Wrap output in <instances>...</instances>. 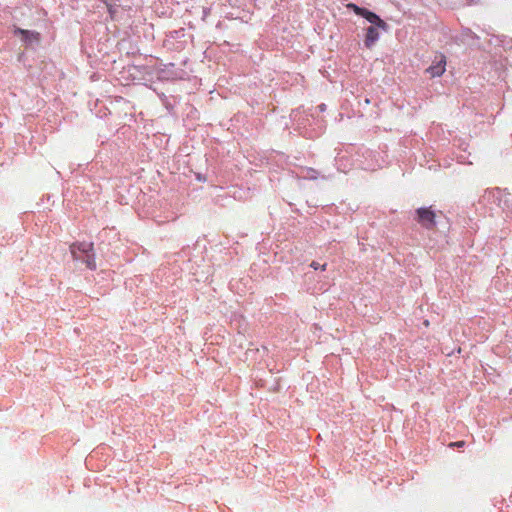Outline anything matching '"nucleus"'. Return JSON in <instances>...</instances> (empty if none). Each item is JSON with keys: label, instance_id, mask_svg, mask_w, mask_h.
I'll return each instance as SVG.
<instances>
[{"label": "nucleus", "instance_id": "obj_1", "mask_svg": "<svg viewBox=\"0 0 512 512\" xmlns=\"http://www.w3.org/2000/svg\"><path fill=\"white\" fill-rule=\"evenodd\" d=\"M70 252L73 260L82 261L90 270L96 269L95 255L93 253V243L91 242H78L70 246Z\"/></svg>", "mask_w": 512, "mask_h": 512}, {"label": "nucleus", "instance_id": "obj_2", "mask_svg": "<svg viewBox=\"0 0 512 512\" xmlns=\"http://www.w3.org/2000/svg\"><path fill=\"white\" fill-rule=\"evenodd\" d=\"M348 8L352 9L357 15L364 17L367 21H369L372 26H376L381 28L382 30H387L388 25L385 21H383L377 14L367 10L366 8H361L356 4L350 3L347 5Z\"/></svg>", "mask_w": 512, "mask_h": 512}, {"label": "nucleus", "instance_id": "obj_3", "mask_svg": "<svg viewBox=\"0 0 512 512\" xmlns=\"http://www.w3.org/2000/svg\"><path fill=\"white\" fill-rule=\"evenodd\" d=\"M446 70V57L443 54L436 56L432 65L426 69L431 78L441 76Z\"/></svg>", "mask_w": 512, "mask_h": 512}, {"label": "nucleus", "instance_id": "obj_4", "mask_svg": "<svg viewBox=\"0 0 512 512\" xmlns=\"http://www.w3.org/2000/svg\"><path fill=\"white\" fill-rule=\"evenodd\" d=\"M417 220L423 227L431 229L435 226V213L430 208H419Z\"/></svg>", "mask_w": 512, "mask_h": 512}, {"label": "nucleus", "instance_id": "obj_5", "mask_svg": "<svg viewBox=\"0 0 512 512\" xmlns=\"http://www.w3.org/2000/svg\"><path fill=\"white\" fill-rule=\"evenodd\" d=\"M15 33L21 35L22 40L28 44L40 41V34L36 31H30V30H24L21 28H17L15 30Z\"/></svg>", "mask_w": 512, "mask_h": 512}, {"label": "nucleus", "instance_id": "obj_6", "mask_svg": "<svg viewBox=\"0 0 512 512\" xmlns=\"http://www.w3.org/2000/svg\"><path fill=\"white\" fill-rule=\"evenodd\" d=\"M376 26H369L366 30L364 44L367 48H371L379 39V32Z\"/></svg>", "mask_w": 512, "mask_h": 512}, {"label": "nucleus", "instance_id": "obj_7", "mask_svg": "<svg viewBox=\"0 0 512 512\" xmlns=\"http://www.w3.org/2000/svg\"><path fill=\"white\" fill-rule=\"evenodd\" d=\"M310 267L313 268L314 270L320 269L322 271H325L327 268V264L325 263V264L320 265L318 262L312 261L310 264Z\"/></svg>", "mask_w": 512, "mask_h": 512}, {"label": "nucleus", "instance_id": "obj_8", "mask_svg": "<svg viewBox=\"0 0 512 512\" xmlns=\"http://www.w3.org/2000/svg\"><path fill=\"white\" fill-rule=\"evenodd\" d=\"M465 445V442L464 441H457V442H451L448 446L451 447V448H454V447H463Z\"/></svg>", "mask_w": 512, "mask_h": 512}, {"label": "nucleus", "instance_id": "obj_9", "mask_svg": "<svg viewBox=\"0 0 512 512\" xmlns=\"http://www.w3.org/2000/svg\"><path fill=\"white\" fill-rule=\"evenodd\" d=\"M102 1H103V2L107 5V7L110 9V8L113 6V4H115V2H116L117 0H102Z\"/></svg>", "mask_w": 512, "mask_h": 512}, {"label": "nucleus", "instance_id": "obj_10", "mask_svg": "<svg viewBox=\"0 0 512 512\" xmlns=\"http://www.w3.org/2000/svg\"><path fill=\"white\" fill-rule=\"evenodd\" d=\"M424 324H425L426 326H428V325H429V321H428V320H426V321L424 322Z\"/></svg>", "mask_w": 512, "mask_h": 512}]
</instances>
